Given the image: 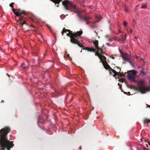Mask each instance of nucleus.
I'll return each instance as SVG.
<instances>
[{"mask_svg":"<svg viewBox=\"0 0 150 150\" xmlns=\"http://www.w3.org/2000/svg\"><path fill=\"white\" fill-rule=\"evenodd\" d=\"M67 32L69 33L67 34V36L70 38V42L72 43L76 44L81 47H83V45L80 42L77 40L78 37H80L83 33L82 31H79L73 33L69 30L67 29L64 28L61 32L62 35L64 33H66Z\"/></svg>","mask_w":150,"mask_h":150,"instance_id":"obj_1","label":"nucleus"},{"mask_svg":"<svg viewBox=\"0 0 150 150\" xmlns=\"http://www.w3.org/2000/svg\"><path fill=\"white\" fill-rule=\"evenodd\" d=\"M93 44H94L95 47L97 50V51L96 52L95 55L97 56L100 59L101 61L103 62V61L106 60V57L104 55L102 54L106 55L105 54L106 52V48L104 46V45L100 47L98 46V41L96 40L93 41Z\"/></svg>","mask_w":150,"mask_h":150,"instance_id":"obj_2","label":"nucleus"},{"mask_svg":"<svg viewBox=\"0 0 150 150\" xmlns=\"http://www.w3.org/2000/svg\"><path fill=\"white\" fill-rule=\"evenodd\" d=\"M17 10V12H15L16 10L13 8H12V10L14 13V14L17 17H19L18 22L22 26L24 24H27L26 21L25 20V18L24 17L23 15L26 14V12L24 11L21 10V9H16Z\"/></svg>","mask_w":150,"mask_h":150,"instance_id":"obj_3","label":"nucleus"},{"mask_svg":"<svg viewBox=\"0 0 150 150\" xmlns=\"http://www.w3.org/2000/svg\"><path fill=\"white\" fill-rule=\"evenodd\" d=\"M132 88L135 90L139 91L142 93L150 91V87L149 86L146 87L144 86H139V87H137L132 86Z\"/></svg>","mask_w":150,"mask_h":150,"instance_id":"obj_4","label":"nucleus"},{"mask_svg":"<svg viewBox=\"0 0 150 150\" xmlns=\"http://www.w3.org/2000/svg\"><path fill=\"white\" fill-rule=\"evenodd\" d=\"M62 3V4L64 6L65 8L67 10H70L69 6L72 7L74 10L77 9L74 4L71 3L68 0L63 1Z\"/></svg>","mask_w":150,"mask_h":150,"instance_id":"obj_5","label":"nucleus"},{"mask_svg":"<svg viewBox=\"0 0 150 150\" xmlns=\"http://www.w3.org/2000/svg\"><path fill=\"white\" fill-rule=\"evenodd\" d=\"M78 15L79 16V18L81 19H83L85 21H87L88 20H89L91 18L89 16H82L81 14L79 13H78Z\"/></svg>","mask_w":150,"mask_h":150,"instance_id":"obj_6","label":"nucleus"},{"mask_svg":"<svg viewBox=\"0 0 150 150\" xmlns=\"http://www.w3.org/2000/svg\"><path fill=\"white\" fill-rule=\"evenodd\" d=\"M102 64L104 66V67L106 69H110V67L109 64H108V63L106 62V60H105V61H103Z\"/></svg>","mask_w":150,"mask_h":150,"instance_id":"obj_7","label":"nucleus"},{"mask_svg":"<svg viewBox=\"0 0 150 150\" xmlns=\"http://www.w3.org/2000/svg\"><path fill=\"white\" fill-rule=\"evenodd\" d=\"M83 49L85 50H87L88 51L93 52L95 53L96 52V50L94 49L93 47H91V48L88 47H84Z\"/></svg>","mask_w":150,"mask_h":150,"instance_id":"obj_8","label":"nucleus"},{"mask_svg":"<svg viewBox=\"0 0 150 150\" xmlns=\"http://www.w3.org/2000/svg\"><path fill=\"white\" fill-rule=\"evenodd\" d=\"M122 58L124 60H126L129 62V63H131V62L130 61V59L129 58L128 56L125 54H123V55Z\"/></svg>","mask_w":150,"mask_h":150,"instance_id":"obj_9","label":"nucleus"},{"mask_svg":"<svg viewBox=\"0 0 150 150\" xmlns=\"http://www.w3.org/2000/svg\"><path fill=\"white\" fill-rule=\"evenodd\" d=\"M127 78L129 80L131 81H132L134 82H136L137 81H136L134 78L132 77L130 75L128 74L127 76Z\"/></svg>","mask_w":150,"mask_h":150,"instance_id":"obj_10","label":"nucleus"},{"mask_svg":"<svg viewBox=\"0 0 150 150\" xmlns=\"http://www.w3.org/2000/svg\"><path fill=\"white\" fill-rule=\"evenodd\" d=\"M109 69L110 70H111L112 71L114 74V77H115L117 76V75H119V73L118 72H117L114 69H112L111 67Z\"/></svg>","mask_w":150,"mask_h":150,"instance_id":"obj_11","label":"nucleus"},{"mask_svg":"<svg viewBox=\"0 0 150 150\" xmlns=\"http://www.w3.org/2000/svg\"><path fill=\"white\" fill-rule=\"evenodd\" d=\"M137 82L138 83V86H144L143 85L144 82L143 81H137Z\"/></svg>","mask_w":150,"mask_h":150,"instance_id":"obj_12","label":"nucleus"},{"mask_svg":"<svg viewBox=\"0 0 150 150\" xmlns=\"http://www.w3.org/2000/svg\"><path fill=\"white\" fill-rule=\"evenodd\" d=\"M51 1L54 3L55 4H59V3L61 2L62 0H50Z\"/></svg>","mask_w":150,"mask_h":150,"instance_id":"obj_13","label":"nucleus"},{"mask_svg":"<svg viewBox=\"0 0 150 150\" xmlns=\"http://www.w3.org/2000/svg\"><path fill=\"white\" fill-rule=\"evenodd\" d=\"M127 38L126 37V34H125V36H124L123 35L122 36L121 39L122 40V41L123 42V43H124L125 42V40Z\"/></svg>","mask_w":150,"mask_h":150,"instance_id":"obj_14","label":"nucleus"},{"mask_svg":"<svg viewBox=\"0 0 150 150\" xmlns=\"http://www.w3.org/2000/svg\"><path fill=\"white\" fill-rule=\"evenodd\" d=\"M143 122L144 123H148L150 122V120L147 118H145L144 119Z\"/></svg>","mask_w":150,"mask_h":150,"instance_id":"obj_15","label":"nucleus"},{"mask_svg":"<svg viewBox=\"0 0 150 150\" xmlns=\"http://www.w3.org/2000/svg\"><path fill=\"white\" fill-rule=\"evenodd\" d=\"M119 75H117V76L120 77H122L124 76H125V73L124 74H122L120 72H119Z\"/></svg>","mask_w":150,"mask_h":150,"instance_id":"obj_16","label":"nucleus"},{"mask_svg":"<svg viewBox=\"0 0 150 150\" xmlns=\"http://www.w3.org/2000/svg\"><path fill=\"white\" fill-rule=\"evenodd\" d=\"M14 4V3H13H13H11V4H10L9 6H10V7H11L12 8H13V5Z\"/></svg>","mask_w":150,"mask_h":150,"instance_id":"obj_17","label":"nucleus"},{"mask_svg":"<svg viewBox=\"0 0 150 150\" xmlns=\"http://www.w3.org/2000/svg\"><path fill=\"white\" fill-rule=\"evenodd\" d=\"M132 74L134 75H136L137 74V71H136L135 70H132Z\"/></svg>","mask_w":150,"mask_h":150,"instance_id":"obj_18","label":"nucleus"},{"mask_svg":"<svg viewBox=\"0 0 150 150\" xmlns=\"http://www.w3.org/2000/svg\"><path fill=\"white\" fill-rule=\"evenodd\" d=\"M140 74L141 75L143 76L145 74V73L143 71H140Z\"/></svg>","mask_w":150,"mask_h":150,"instance_id":"obj_19","label":"nucleus"},{"mask_svg":"<svg viewBox=\"0 0 150 150\" xmlns=\"http://www.w3.org/2000/svg\"><path fill=\"white\" fill-rule=\"evenodd\" d=\"M146 7H147V6L146 4H143L142 6L141 7V8H146Z\"/></svg>","mask_w":150,"mask_h":150,"instance_id":"obj_20","label":"nucleus"},{"mask_svg":"<svg viewBox=\"0 0 150 150\" xmlns=\"http://www.w3.org/2000/svg\"><path fill=\"white\" fill-rule=\"evenodd\" d=\"M127 23L125 22V21H124V25L125 26H126L127 25Z\"/></svg>","mask_w":150,"mask_h":150,"instance_id":"obj_21","label":"nucleus"},{"mask_svg":"<svg viewBox=\"0 0 150 150\" xmlns=\"http://www.w3.org/2000/svg\"><path fill=\"white\" fill-rule=\"evenodd\" d=\"M87 21H86V23L87 24H88V25L90 23V21H87Z\"/></svg>","mask_w":150,"mask_h":150,"instance_id":"obj_22","label":"nucleus"},{"mask_svg":"<svg viewBox=\"0 0 150 150\" xmlns=\"http://www.w3.org/2000/svg\"><path fill=\"white\" fill-rule=\"evenodd\" d=\"M121 81H122V82H125L126 83V82L125 81L124 79H121Z\"/></svg>","mask_w":150,"mask_h":150,"instance_id":"obj_23","label":"nucleus"},{"mask_svg":"<svg viewBox=\"0 0 150 150\" xmlns=\"http://www.w3.org/2000/svg\"><path fill=\"white\" fill-rule=\"evenodd\" d=\"M132 31L131 29H130V33L131 34L132 33Z\"/></svg>","mask_w":150,"mask_h":150,"instance_id":"obj_24","label":"nucleus"},{"mask_svg":"<svg viewBox=\"0 0 150 150\" xmlns=\"http://www.w3.org/2000/svg\"><path fill=\"white\" fill-rule=\"evenodd\" d=\"M117 41L118 42H120L121 41H122V40L121 39H117Z\"/></svg>","mask_w":150,"mask_h":150,"instance_id":"obj_25","label":"nucleus"},{"mask_svg":"<svg viewBox=\"0 0 150 150\" xmlns=\"http://www.w3.org/2000/svg\"><path fill=\"white\" fill-rule=\"evenodd\" d=\"M111 57L112 59H115V57H113V56H111Z\"/></svg>","mask_w":150,"mask_h":150,"instance_id":"obj_26","label":"nucleus"},{"mask_svg":"<svg viewBox=\"0 0 150 150\" xmlns=\"http://www.w3.org/2000/svg\"><path fill=\"white\" fill-rule=\"evenodd\" d=\"M125 11H126V12H128V10L127 9V8H126L125 9Z\"/></svg>","mask_w":150,"mask_h":150,"instance_id":"obj_27","label":"nucleus"},{"mask_svg":"<svg viewBox=\"0 0 150 150\" xmlns=\"http://www.w3.org/2000/svg\"><path fill=\"white\" fill-rule=\"evenodd\" d=\"M120 53L121 54H123L122 52L121 51H120Z\"/></svg>","mask_w":150,"mask_h":150,"instance_id":"obj_28","label":"nucleus"},{"mask_svg":"<svg viewBox=\"0 0 150 150\" xmlns=\"http://www.w3.org/2000/svg\"><path fill=\"white\" fill-rule=\"evenodd\" d=\"M146 105L148 107L150 108V105Z\"/></svg>","mask_w":150,"mask_h":150,"instance_id":"obj_29","label":"nucleus"},{"mask_svg":"<svg viewBox=\"0 0 150 150\" xmlns=\"http://www.w3.org/2000/svg\"><path fill=\"white\" fill-rule=\"evenodd\" d=\"M4 102V101L3 100H2L1 102V103H3Z\"/></svg>","mask_w":150,"mask_h":150,"instance_id":"obj_30","label":"nucleus"},{"mask_svg":"<svg viewBox=\"0 0 150 150\" xmlns=\"http://www.w3.org/2000/svg\"><path fill=\"white\" fill-rule=\"evenodd\" d=\"M139 58V57H138L137 56H136V58L137 59H138Z\"/></svg>","mask_w":150,"mask_h":150,"instance_id":"obj_31","label":"nucleus"},{"mask_svg":"<svg viewBox=\"0 0 150 150\" xmlns=\"http://www.w3.org/2000/svg\"><path fill=\"white\" fill-rule=\"evenodd\" d=\"M31 26L32 27H33V28H35V27H34L33 25H31Z\"/></svg>","mask_w":150,"mask_h":150,"instance_id":"obj_32","label":"nucleus"},{"mask_svg":"<svg viewBox=\"0 0 150 150\" xmlns=\"http://www.w3.org/2000/svg\"><path fill=\"white\" fill-rule=\"evenodd\" d=\"M54 37H55V40H56V36L55 35V36H54Z\"/></svg>","mask_w":150,"mask_h":150,"instance_id":"obj_33","label":"nucleus"},{"mask_svg":"<svg viewBox=\"0 0 150 150\" xmlns=\"http://www.w3.org/2000/svg\"><path fill=\"white\" fill-rule=\"evenodd\" d=\"M31 61H32L33 62L35 61L34 60H33V59Z\"/></svg>","mask_w":150,"mask_h":150,"instance_id":"obj_34","label":"nucleus"},{"mask_svg":"<svg viewBox=\"0 0 150 150\" xmlns=\"http://www.w3.org/2000/svg\"><path fill=\"white\" fill-rule=\"evenodd\" d=\"M40 60H38V64H40V62H39V61H40Z\"/></svg>","mask_w":150,"mask_h":150,"instance_id":"obj_35","label":"nucleus"},{"mask_svg":"<svg viewBox=\"0 0 150 150\" xmlns=\"http://www.w3.org/2000/svg\"><path fill=\"white\" fill-rule=\"evenodd\" d=\"M23 68H24V69H26L27 68L26 67H23Z\"/></svg>","mask_w":150,"mask_h":150,"instance_id":"obj_36","label":"nucleus"},{"mask_svg":"<svg viewBox=\"0 0 150 150\" xmlns=\"http://www.w3.org/2000/svg\"><path fill=\"white\" fill-rule=\"evenodd\" d=\"M94 32H95L96 33V35H97V33H96V31H94Z\"/></svg>","mask_w":150,"mask_h":150,"instance_id":"obj_37","label":"nucleus"},{"mask_svg":"<svg viewBox=\"0 0 150 150\" xmlns=\"http://www.w3.org/2000/svg\"><path fill=\"white\" fill-rule=\"evenodd\" d=\"M69 54H68L67 55V57H69Z\"/></svg>","mask_w":150,"mask_h":150,"instance_id":"obj_38","label":"nucleus"},{"mask_svg":"<svg viewBox=\"0 0 150 150\" xmlns=\"http://www.w3.org/2000/svg\"><path fill=\"white\" fill-rule=\"evenodd\" d=\"M148 144H149V145H150V142H148Z\"/></svg>","mask_w":150,"mask_h":150,"instance_id":"obj_39","label":"nucleus"},{"mask_svg":"<svg viewBox=\"0 0 150 150\" xmlns=\"http://www.w3.org/2000/svg\"><path fill=\"white\" fill-rule=\"evenodd\" d=\"M118 85L119 86H120V85H121V84H120V83H118Z\"/></svg>","mask_w":150,"mask_h":150,"instance_id":"obj_40","label":"nucleus"},{"mask_svg":"<svg viewBox=\"0 0 150 150\" xmlns=\"http://www.w3.org/2000/svg\"><path fill=\"white\" fill-rule=\"evenodd\" d=\"M59 5H57V7H59Z\"/></svg>","mask_w":150,"mask_h":150,"instance_id":"obj_41","label":"nucleus"},{"mask_svg":"<svg viewBox=\"0 0 150 150\" xmlns=\"http://www.w3.org/2000/svg\"><path fill=\"white\" fill-rule=\"evenodd\" d=\"M7 75H8V76L9 77V75H8V74H7Z\"/></svg>","mask_w":150,"mask_h":150,"instance_id":"obj_42","label":"nucleus"},{"mask_svg":"<svg viewBox=\"0 0 150 150\" xmlns=\"http://www.w3.org/2000/svg\"><path fill=\"white\" fill-rule=\"evenodd\" d=\"M24 64V63H22V65H23V64Z\"/></svg>","mask_w":150,"mask_h":150,"instance_id":"obj_43","label":"nucleus"},{"mask_svg":"<svg viewBox=\"0 0 150 150\" xmlns=\"http://www.w3.org/2000/svg\"><path fill=\"white\" fill-rule=\"evenodd\" d=\"M110 74L111 73V72H110Z\"/></svg>","mask_w":150,"mask_h":150,"instance_id":"obj_44","label":"nucleus"},{"mask_svg":"<svg viewBox=\"0 0 150 150\" xmlns=\"http://www.w3.org/2000/svg\"><path fill=\"white\" fill-rule=\"evenodd\" d=\"M139 1H141V0H139Z\"/></svg>","mask_w":150,"mask_h":150,"instance_id":"obj_45","label":"nucleus"}]
</instances>
